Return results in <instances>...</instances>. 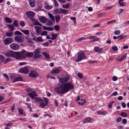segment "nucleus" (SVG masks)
<instances>
[{
  "label": "nucleus",
  "mask_w": 129,
  "mask_h": 129,
  "mask_svg": "<svg viewBox=\"0 0 129 129\" xmlns=\"http://www.w3.org/2000/svg\"><path fill=\"white\" fill-rule=\"evenodd\" d=\"M10 47L13 50H17L19 49V46L17 44L12 43L10 45Z\"/></svg>",
  "instance_id": "obj_9"
},
{
  "label": "nucleus",
  "mask_w": 129,
  "mask_h": 129,
  "mask_svg": "<svg viewBox=\"0 0 129 129\" xmlns=\"http://www.w3.org/2000/svg\"><path fill=\"white\" fill-rule=\"evenodd\" d=\"M5 58V57L3 55H0V59L1 60L2 62H3L4 61Z\"/></svg>",
  "instance_id": "obj_49"
},
{
  "label": "nucleus",
  "mask_w": 129,
  "mask_h": 129,
  "mask_svg": "<svg viewBox=\"0 0 129 129\" xmlns=\"http://www.w3.org/2000/svg\"><path fill=\"white\" fill-rule=\"evenodd\" d=\"M76 101L78 104L81 105H84L85 103V101L84 100H83L82 99L80 98L79 96L77 97Z\"/></svg>",
  "instance_id": "obj_13"
},
{
  "label": "nucleus",
  "mask_w": 129,
  "mask_h": 129,
  "mask_svg": "<svg viewBox=\"0 0 129 129\" xmlns=\"http://www.w3.org/2000/svg\"><path fill=\"white\" fill-rule=\"evenodd\" d=\"M122 120V118L121 117H118L116 120V121L117 122H120Z\"/></svg>",
  "instance_id": "obj_58"
},
{
  "label": "nucleus",
  "mask_w": 129,
  "mask_h": 129,
  "mask_svg": "<svg viewBox=\"0 0 129 129\" xmlns=\"http://www.w3.org/2000/svg\"><path fill=\"white\" fill-rule=\"evenodd\" d=\"M88 62L90 63H97L98 62L97 60H95V61H88Z\"/></svg>",
  "instance_id": "obj_55"
},
{
  "label": "nucleus",
  "mask_w": 129,
  "mask_h": 129,
  "mask_svg": "<svg viewBox=\"0 0 129 129\" xmlns=\"http://www.w3.org/2000/svg\"><path fill=\"white\" fill-rule=\"evenodd\" d=\"M12 25H14L16 27H18V24L17 23V21L16 20H14Z\"/></svg>",
  "instance_id": "obj_42"
},
{
  "label": "nucleus",
  "mask_w": 129,
  "mask_h": 129,
  "mask_svg": "<svg viewBox=\"0 0 129 129\" xmlns=\"http://www.w3.org/2000/svg\"><path fill=\"white\" fill-rule=\"evenodd\" d=\"M38 75L37 72L35 71H30L29 74V76L32 78H36Z\"/></svg>",
  "instance_id": "obj_11"
},
{
  "label": "nucleus",
  "mask_w": 129,
  "mask_h": 129,
  "mask_svg": "<svg viewBox=\"0 0 129 129\" xmlns=\"http://www.w3.org/2000/svg\"><path fill=\"white\" fill-rule=\"evenodd\" d=\"M34 54L33 58H37L41 57L42 55L40 54L41 53L40 50L39 49H36L33 52Z\"/></svg>",
  "instance_id": "obj_5"
},
{
  "label": "nucleus",
  "mask_w": 129,
  "mask_h": 129,
  "mask_svg": "<svg viewBox=\"0 0 129 129\" xmlns=\"http://www.w3.org/2000/svg\"><path fill=\"white\" fill-rule=\"evenodd\" d=\"M123 0H119V3L121 6H124L126 5V3L124 2H123Z\"/></svg>",
  "instance_id": "obj_32"
},
{
  "label": "nucleus",
  "mask_w": 129,
  "mask_h": 129,
  "mask_svg": "<svg viewBox=\"0 0 129 129\" xmlns=\"http://www.w3.org/2000/svg\"><path fill=\"white\" fill-rule=\"evenodd\" d=\"M26 14L27 16L30 18H32L35 15V13L31 11L26 12Z\"/></svg>",
  "instance_id": "obj_14"
},
{
  "label": "nucleus",
  "mask_w": 129,
  "mask_h": 129,
  "mask_svg": "<svg viewBox=\"0 0 129 129\" xmlns=\"http://www.w3.org/2000/svg\"><path fill=\"white\" fill-rule=\"evenodd\" d=\"M77 75L79 78L81 79H82L83 78V75L82 74L80 73H78Z\"/></svg>",
  "instance_id": "obj_52"
},
{
  "label": "nucleus",
  "mask_w": 129,
  "mask_h": 129,
  "mask_svg": "<svg viewBox=\"0 0 129 129\" xmlns=\"http://www.w3.org/2000/svg\"><path fill=\"white\" fill-rule=\"evenodd\" d=\"M77 57V58L75 59V61L77 62H79L83 59H85L86 58V57L85 56L84 53L83 52H78Z\"/></svg>",
  "instance_id": "obj_4"
},
{
  "label": "nucleus",
  "mask_w": 129,
  "mask_h": 129,
  "mask_svg": "<svg viewBox=\"0 0 129 129\" xmlns=\"http://www.w3.org/2000/svg\"><path fill=\"white\" fill-rule=\"evenodd\" d=\"M12 123H9L7 124H5V125L6 126H9L12 125Z\"/></svg>",
  "instance_id": "obj_60"
},
{
  "label": "nucleus",
  "mask_w": 129,
  "mask_h": 129,
  "mask_svg": "<svg viewBox=\"0 0 129 129\" xmlns=\"http://www.w3.org/2000/svg\"><path fill=\"white\" fill-rule=\"evenodd\" d=\"M7 26L10 28V31H12L14 29V26L13 25L9 24L7 25Z\"/></svg>",
  "instance_id": "obj_30"
},
{
  "label": "nucleus",
  "mask_w": 129,
  "mask_h": 129,
  "mask_svg": "<svg viewBox=\"0 0 129 129\" xmlns=\"http://www.w3.org/2000/svg\"><path fill=\"white\" fill-rule=\"evenodd\" d=\"M97 113L99 114L103 115L107 114V112L106 111H99L97 112Z\"/></svg>",
  "instance_id": "obj_34"
},
{
  "label": "nucleus",
  "mask_w": 129,
  "mask_h": 129,
  "mask_svg": "<svg viewBox=\"0 0 129 129\" xmlns=\"http://www.w3.org/2000/svg\"><path fill=\"white\" fill-rule=\"evenodd\" d=\"M13 42V40L12 38H7L4 40V43L5 45H7L12 42Z\"/></svg>",
  "instance_id": "obj_10"
},
{
  "label": "nucleus",
  "mask_w": 129,
  "mask_h": 129,
  "mask_svg": "<svg viewBox=\"0 0 129 129\" xmlns=\"http://www.w3.org/2000/svg\"><path fill=\"white\" fill-rule=\"evenodd\" d=\"M39 18L40 21L43 23H46L48 20V19L44 16H40Z\"/></svg>",
  "instance_id": "obj_15"
},
{
  "label": "nucleus",
  "mask_w": 129,
  "mask_h": 129,
  "mask_svg": "<svg viewBox=\"0 0 129 129\" xmlns=\"http://www.w3.org/2000/svg\"><path fill=\"white\" fill-rule=\"evenodd\" d=\"M15 40L18 42L21 43L23 42V37L19 36H16L14 38Z\"/></svg>",
  "instance_id": "obj_12"
},
{
  "label": "nucleus",
  "mask_w": 129,
  "mask_h": 129,
  "mask_svg": "<svg viewBox=\"0 0 129 129\" xmlns=\"http://www.w3.org/2000/svg\"><path fill=\"white\" fill-rule=\"evenodd\" d=\"M112 48L115 51H117L118 49V48L116 46H114V47H112Z\"/></svg>",
  "instance_id": "obj_53"
},
{
  "label": "nucleus",
  "mask_w": 129,
  "mask_h": 129,
  "mask_svg": "<svg viewBox=\"0 0 129 129\" xmlns=\"http://www.w3.org/2000/svg\"><path fill=\"white\" fill-rule=\"evenodd\" d=\"M96 37V36H91L87 37V38L89 39H94Z\"/></svg>",
  "instance_id": "obj_57"
},
{
  "label": "nucleus",
  "mask_w": 129,
  "mask_h": 129,
  "mask_svg": "<svg viewBox=\"0 0 129 129\" xmlns=\"http://www.w3.org/2000/svg\"><path fill=\"white\" fill-rule=\"evenodd\" d=\"M74 88L73 83L71 82H68L63 83L60 86L55 87L54 90L59 94H65Z\"/></svg>",
  "instance_id": "obj_1"
},
{
  "label": "nucleus",
  "mask_w": 129,
  "mask_h": 129,
  "mask_svg": "<svg viewBox=\"0 0 129 129\" xmlns=\"http://www.w3.org/2000/svg\"><path fill=\"white\" fill-rule=\"evenodd\" d=\"M120 115L124 117H126L127 116V114L125 112H122L120 114Z\"/></svg>",
  "instance_id": "obj_41"
},
{
  "label": "nucleus",
  "mask_w": 129,
  "mask_h": 129,
  "mask_svg": "<svg viewBox=\"0 0 129 129\" xmlns=\"http://www.w3.org/2000/svg\"><path fill=\"white\" fill-rule=\"evenodd\" d=\"M24 50H22L20 52H14L12 51H8L6 53V55L7 57H12L17 59H21L24 57L23 53Z\"/></svg>",
  "instance_id": "obj_2"
},
{
  "label": "nucleus",
  "mask_w": 129,
  "mask_h": 129,
  "mask_svg": "<svg viewBox=\"0 0 129 129\" xmlns=\"http://www.w3.org/2000/svg\"><path fill=\"white\" fill-rule=\"evenodd\" d=\"M23 80V79L21 77H18L14 79L13 80V82H15L18 81H22Z\"/></svg>",
  "instance_id": "obj_22"
},
{
  "label": "nucleus",
  "mask_w": 129,
  "mask_h": 129,
  "mask_svg": "<svg viewBox=\"0 0 129 129\" xmlns=\"http://www.w3.org/2000/svg\"><path fill=\"white\" fill-rule=\"evenodd\" d=\"M60 8L59 9H56L54 10V12L55 14H60Z\"/></svg>",
  "instance_id": "obj_35"
},
{
  "label": "nucleus",
  "mask_w": 129,
  "mask_h": 129,
  "mask_svg": "<svg viewBox=\"0 0 129 129\" xmlns=\"http://www.w3.org/2000/svg\"><path fill=\"white\" fill-rule=\"evenodd\" d=\"M54 3L55 7H58V4L57 1L56 0H54Z\"/></svg>",
  "instance_id": "obj_48"
},
{
  "label": "nucleus",
  "mask_w": 129,
  "mask_h": 129,
  "mask_svg": "<svg viewBox=\"0 0 129 129\" xmlns=\"http://www.w3.org/2000/svg\"><path fill=\"white\" fill-rule=\"evenodd\" d=\"M29 67H26L23 68H20L18 71L19 72L27 74L29 71L28 69Z\"/></svg>",
  "instance_id": "obj_7"
},
{
  "label": "nucleus",
  "mask_w": 129,
  "mask_h": 129,
  "mask_svg": "<svg viewBox=\"0 0 129 129\" xmlns=\"http://www.w3.org/2000/svg\"><path fill=\"white\" fill-rule=\"evenodd\" d=\"M20 24L23 27L25 25V23L23 21H21Z\"/></svg>",
  "instance_id": "obj_59"
},
{
  "label": "nucleus",
  "mask_w": 129,
  "mask_h": 129,
  "mask_svg": "<svg viewBox=\"0 0 129 129\" xmlns=\"http://www.w3.org/2000/svg\"><path fill=\"white\" fill-rule=\"evenodd\" d=\"M11 61V59L10 58H7L4 61V64H5L6 63H7L8 62L10 61Z\"/></svg>",
  "instance_id": "obj_44"
},
{
  "label": "nucleus",
  "mask_w": 129,
  "mask_h": 129,
  "mask_svg": "<svg viewBox=\"0 0 129 129\" xmlns=\"http://www.w3.org/2000/svg\"><path fill=\"white\" fill-rule=\"evenodd\" d=\"M103 50V48H100L99 47H95L94 48V50L95 52H98L100 54L101 51Z\"/></svg>",
  "instance_id": "obj_19"
},
{
  "label": "nucleus",
  "mask_w": 129,
  "mask_h": 129,
  "mask_svg": "<svg viewBox=\"0 0 129 129\" xmlns=\"http://www.w3.org/2000/svg\"><path fill=\"white\" fill-rule=\"evenodd\" d=\"M60 72V70L57 68H55L52 70L51 73L53 74L59 73Z\"/></svg>",
  "instance_id": "obj_17"
},
{
  "label": "nucleus",
  "mask_w": 129,
  "mask_h": 129,
  "mask_svg": "<svg viewBox=\"0 0 129 129\" xmlns=\"http://www.w3.org/2000/svg\"><path fill=\"white\" fill-rule=\"evenodd\" d=\"M121 33V31L120 30H116L114 32V33L115 35H118L119 34Z\"/></svg>",
  "instance_id": "obj_47"
},
{
  "label": "nucleus",
  "mask_w": 129,
  "mask_h": 129,
  "mask_svg": "<svg viewBox=\"0 0 129 129\" xmlns=\"http://www.w3.org/2000/svg\"><path fill=\"white\" fill-rule=\"evenodd\" d=\"M31 98L33 99H34L35 96H37L38 95L34 91H33L31 92H30L28 94Z\"/></svg>",
  "instance_id": "obj_16"
},
{
  "label": "nucleus",
  "mask_w": 129,
  "mask_h": 129,
  "mask_svg": "<svg viewBox=\"0 0 129 129\" xmlns=\"http://www.w3.org/2000/svg\"><path fill=\"white\" fill-rule=\"evenodd\" d=\"M48 15L49 16V18L51 20H52V21H55V19L52 14L50 13H48Z\"/></svg>",
  "instance_id": "obj_23"
},
{
  "label": "nucleus",
  "mask_w": 129,
  "mask_h": 129,
  "mask_svg": "<svg viewBox=\"0 0 129 129\" xmlns=\"http://www.w3.org/2000/svg\"><path fill=\"white\" fill-rule=\"evenodd\" d=\"M47 32L46 31H43L42 33H41V36L44 35H47Z\"/></svg>",
  "instance_id": "obj_54"
},
{
  "label": "nucleus",
  "mask_w": 129,
  "mask_h": 129,
  "mask_svg": "<svg viewBox=\"0 0 129 129\" xmlns=\"http://www.w3.org/2000/svg\"><path fill=\"white\" fill-rule=\"evenodd\" d=\"M45 7L46 9L48 10H50L52 8V6H50L47 4H46L45 5Z\"/></svg>",
  "instance_id": "obj_40"
},
{
  "label": "nucleus",
  "mask_w": 129,
  "mask_h": 129,
  "mask_svg": "<svg viewBox=\"0 0 129 129\" xmlns=\"http://www.w3.org/2000/svg\"><path fill=\"white\" fill-rule=\"evenodd\" d=\"M127 57V54H124V55L122 56L121 58H119L117 59V60L118 61L120 60V61H123L125 59V58Z\"/></svg>",
  "instance_id": "obj_26"
},
{
  "label": "nucleus",
  "mask_w": 129,
  "mask_h": 129,
  "mask_svg": "<svg viewBox=\"0 0 129 129\" xmlns=\"http://www.w3.org/2000/svg\"><path fill=\"white\" fill-rule=\"evenodd\" d=\"M47 23V25L49 26H51L53 24L52 21L50 19H48Z\"/></svg>",
  "instance_id": "obj_24"
},
{
  "label": "nucleus",
  "mask_w": 129,
  "mask_h": 129,
  "mask_svg": "<svg viewBox=\"0 0 129 129\" xmlns=\"http://www.w3.org/2000/svg\"><path fill=\"white\" fill-rule=\"evenodd\" d=\"M55 19L56 23H57L59 22V20L60 19V16L59 15H58L55 16Z\"/></svg>",
  "instance_id": "obj_29"
},
{
  "label": "nucleus",
  "mask_w": 129,
  "mask_h": 129,
  "mask_svg": "<svg viewBox=\"0 0 129 129\" xmlns=\"http://www.w3.org/2000/svg\"><path fill=\"white\" fill-rule=\"evenodd\" d=\"M70 7L69 3H67L66 4L63 5H62V7L64 9H68V8Z\"/></svg>",
  "instance_id": "obj_36"
},
{
  "label": "nucleus",
  "mask_w": 129,
  "mask_h": 129,
  "mask_svg": "<svg viewBox=\"0 0 129 129\" xmlns=\"http://www.w3.org/2000/svg\"><path fill=\"white\" fill-rule=\"evenodd\" d=\"M86 39V38L83 37H82L80 38H79V39H78L77 40V42H78L80 41H81L82 40H85Z\"/></svg>",
  "instance_id": "obj_51"
},
{
  "label": "nucleus",
  "mask_w": 129,
  "mask_h": 129,
  "mask_svg": "<svg viewBox=\"0 0 129 129\" xmlns=\"http://www.w3.org/2000/svg\"><path fill=\"white\" fill-rule=\"evenodd\" d=\"M43 99H41L38 97H35L34 99L36 103L40 104L39 106L44 107L45 106L47 105L48 99L46 98H43Z\"/></svg>",
  "instance_id": "obj_3"
},
{
  "label": "nucleus",
  "mask_w": 129,
  "mask_h": 129,
  "mask_svg": "<svg viewBox=\"0 0 129 129\" xmlns=\"http://www.w3.org/2000/svg\"><path fill=\"white\" fill-rule=\"evenodd\" d=\"M33 24L34 25H39L40 26H42V24L40 23L39 21L37 20L34 21L33 22Z\"/></svg>",
  "instance_id": "obj_33"
},
{
  "label": "nucleus",
  "mask_w": 129,
  "mask_h": 129,
  "mask_svg": "<svg viewBox=\"0 0 129 129\" xmlns=\"http://www.w3.org/2000/svg\"><path fill=\"white\" fill-rule=\"evenodd\" d=\"M60 14H64L65 15L67 14L69 12V11L68 10H66L62 8H60Z\"/></svg>",
  "instance_id": "obj_21"
},
{
  "label": "nucleus",
  "mask_w": 129,
  "mask_h": 129,
  "mask_svg": "<svg viewBox=\"0 0 129 129\" xmlns=\"http://www.w3.org/2000/svg\"><path fill=\"white\" fill-rule=\"evenodd\" d=\"M112 79L113 81H115L118 79V77H117L114 76L113 77Z\"/></svg>",
  "instance_id": "obj_56"
},
{
  "label": "nucleus",
  "mask_w": 129,
  "mask_h": 129,
  "mask_svg": "<svg viewBox=\"0 0 129 129\" xmlns=\"http://www.w3.org/2000/svg\"><path fill=\"white\" fill-rule=\"evenodd\" d=\"M32 89L30 88H28L26 89V91L27 92L29 93L32 91Z\"/></svg>",
  "instance_id": "obj_61"
},
{
  "label": "nucleus",
  "mask_w": 129,
  "mask_h": 129,
  "mask_svg": "<svg viewBox=\"0 0 129 129\" xmlns=\"http://www.w3.org/2000/svg\"><path fill=\"white\" fill-rule=\"evenodd\" d=\"M54 29V28L53 27H48V30L50 31H52Z\"/></svg>",
  "instance_id": "obj_62"
},
{
  "label": "nucleus",
  "mask_w": 129,
  "mask_h": 129,
  "mask_svg": "<svg viewBox=\"0 0 129 129\" xmlns=\"http://www.w3.org/2000/svg\"><path fill=\"white\" fill-rule=\"evenodd\" d=\"M42 54L47 59H48L50 58L49 55L48 53L45 52H42Z\"/></svg>",
  "instance_id": "obj_27"
},
{
  "label": "nucleus",
  "mask_w": 129,
  "mask_h": 129,
  "mask_svg": "<svg viewBox=\"0 0 129 129\" xmlns=\"http://www.w3.org/2000/svg\"><path fill=\"white\" fill-rule=\"evenodd\" d=\"M59 79V82H60V84L62 83L67 82L69 79V77L68 76L64 75L61 78H58Z\"/></svg>",
  "instance_id": "obj_6"
},
{
  "label": "nucleus",
  "mask_w": 129,
  "mask_h": 129,
  "mask_svg": "<svg viewBox=\"0 0 129 129\" xmlns=\"http://www.w3.org/2000/svg\"><path fill=\"white\" fill-rule=\"evenodd\" d=\"M19 113L21 115H23V110L19 109L18 110Z\"/></svg>",
  "instance_id": "obj_50"
},
{
  "label": "nucleus",
  "mask_w": 129,
  "mask_h": 129,
  "mask_svg": "<svg viewBox=\"0 0 129 129\" xmlns=\"http://www.w3.org/2000/svg\"><path fill=\"white\" fill-rule=\"evenodd\" d=\"M55 29L56 31H58L60 28L59 26L58 25H56L54 26Z\"/></svg>",
  "instance_id": "obj_39"
},
{
  "label": "nucleus",
  "mask_w": 129,
  "mask_h": 129,
  "mask_svg": "<svg viewBox=\"0 0 129 129\" xmlns=\"http://www.w3.org/2000/svg\"><path fill=\"white\" fill-rule=\"evenodd\" d=\"M91 119L89 117L87 118L84 121L85 122H87L88 121H89L91 120Z\"/></svg>",
  "instance_id": "obj_63"
},
{
  "label": "nucleus",
  "mask_w": 129,
  "mask_h": 129,
  "mask_svg": "<svg viewBox=\"0 0 129 129\" xmlns=\"http://www.w3.org/2000/svg\"><path fill=\"white\" fill-rule=\"evenodd\" d=\"M34 28H36V32L38 34H40L41 32L42 29L41 27L38 26H35Z\"/></svg>",
  "instance_id": "obj_18"
},
{
  "label": "nucleus",
  "mask_w": 129,
  "mask_h": 129,
  "mask_svg": "<svg viewBox=\"0 0 129 129\" xmlns=\"http://www.w3.org/2000/svg\"><path fill=\"white\" fill-rule=\"evenodd\" d=\"M21 31L22 32L24 33L25 35H28L29 34V30H23L22 29H21Z\"/></svg>",
  "instance_id": "obj_31"
},
{
  "label": "nucleus",
  "mask_w": 129,
  "mask_h": 129,
  "mask_svg": "<svg viewBox=\"0 0 129 129\" xmlns=\"http://www.w3.org/2000/svg\"><path fill=\"white\" fill-rule=\"evenodd\" d=\"M30 6L31 7H34L35 6V0H29Z\"/></svg>",
  "instance_id": "obj_20"
},
{
  "label": "nucleus",
  "mask_w": 129,
  "mask_h": 129,
  "mask_svg": "<svg viewBox=\"0 0 129 129\" xmlns=\"http://www.w3.org/2000/svg\"><path fill=\"white\" fill-rule=\"evenodd\" d=\"M121 105L123 108H125L126 107V105L125 103L122 102L121 103Z\"/></svg>",
  "instance_id": "obj_64"
},
{
  "label": "nucleus",
  "mask_w": 129,
  "mask_h": 129,
  "mask_svg": "<svg viewBox=\"0 0 129 129\" xmlns=\"http://www.w3.org/2000/svg\"><path fill=\"white\" fill-rule=\"evenodd\" d=\"M114 101H111L108 105V107L109 108H111L112 107V104L114 103Z\"/></svg>",
  "instance_id": "obj_43"
},
{
  "label": "nucleus",
  "mask_w": 129,
  "mask_h": 129,
  "mask_svg": "<svg viewBox=\"0 0 129 129\" xmlns=\"http://www.w3.org/2000/svg\"><path fill=\"white\" fill-rule=\"evenodd\" d=\"M5 20L6 22L9 23H11L12 22V20L10 18L6 17L5 18Z\"/></svg>",
  "instance_id": "obj_28"
},
{
  "label": "nucleus",
  "mask_w": 129,
  "mask_h": 129,
  "mask_svg": "<svg viewBox=\"0 0 129 129\" xmlns=\"http://www.w3.org/2000/svg\"><path fill=\"white\" fill-rule=\"evenodd\" d=\"M57 34H54L52 33L51 34L52 37L51 38V39L52 40H54L56 39L57 36Z\"/></svg>",
  "instance_id": "obj_25"
},
{
  "label": "nucleus",
  "mask_w": 129,
  "mask_h": 129,
  "mask_svg": "<svg viewBox=\"0 0 129 129\" xmlns=\"http://www.w3.org/2000/svg\"><path fill=\"white\" fill-rule=\"evenodd\" d=\"M24 52L23 53V55L24 57L22 58H21V59H23L25 58L26 57L28 58H31L32 57H34V53L33 52H27L25 53V51L24 50Z\"/></svg>",
  "instance_id": "obj_8"
},
{
  "label": "nucleus",
  "mask_w": 129,
  "mask_h": 129,
  "mask_svg": "<svg viewBox=\"0 0 129 129\" xmlns=\"http://www.w3.org/2000/svg\"><path fill=\"white\" fill-rule=\"evenodd\" d=\"M13 32H7L6 33V36L8 37H11L13 35Z\"/></svg>",
  "instance_id": "obj_37"
},
{
  "label": "nucleus",
  "mask_w": 129,
  "mask_h": 129,
  "mask_svg": "<svg viewBox=\"0 0 129 129\" xmlns=\"http://www.w3.org/2000/svg\"><path fill=\"white\" fill-rule=\"evenodd\" d=\"M126 35H124L122 36H121H121L118 38V40L119 41L123 39H124V38L126 37H127Z\"/></svg>",
  "instance_id": "obj_45"
},
{
  "label": "nucleus",
  "mask_w": 129,
  "mask_h": 129,
  "mask_svg": "<svg viewBox=\"0 0 129 129\" xmlns=\"http://www.w3.org/2000/svg\"><path fill=\"white\" fill-rule=\"evenodd\" d=\"M14 35H22V33H21L20 31H17L15 32H14Z\"/></svg>",
  "instance_id": "obj_38"
},
{
  "label": "nucleus",
  "mask_w": 129,
  "mask_h": 129,
  "mask_svg": "<svg viewBox=\"0 0 129 129\" xmlns=\"http://www.w3.org/2000/svg\"><path fill=\"white\" fill-rule=\"evenodd\" d=\"M37 40L38 41L41 42L43 41L42 37H38L37 39Z\"/></svg>",
  "instance_id": "obj_46"
}]
</instances>
